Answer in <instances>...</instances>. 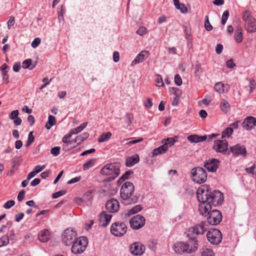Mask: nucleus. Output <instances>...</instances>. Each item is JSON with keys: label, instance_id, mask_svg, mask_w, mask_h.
Masks as SVG:
<instances>
[{"label": "nucleus", "instance_id": "obj_1", "mask_svg": "<svg viewBox=\"0 0 256 256\" xmlns=\"http://www.w3.org/2000/svg\"><path fill=\"white\" fill-rule=\"evenodd\" d=\"M196 196L200 202L199 212L200 214L206 216L212 210V206L221 204L224 200L222 194L219 190L211 192L207 186H204L198 189Z\"/></svg>", "mask_w": 256, "mask_h": 256}, {"label": "nucleus", "instance_id": "obj_2", "mask_svg": "<svg viewBox=\"0 0 256 256\" xmlns=\"http://www.w3.org/2000/svg\"><path fill=\"white\" fill-rule=\"evenodd\" d=\"M208 226L206 222H201L195 226L190 227L187 231V236L190 238V240L186 243L188 248V252L192 253L197 250L198 248V241L195 236L202 234L207 230Z\"/></svg>", "mask_w": 256, "mask_h": 256}, {"label": "nucleus", "instance_id": "obj_3", "mask_svg": "<svg viewBox=\"0 0 256 256\" xmlns=\"http://www.w3.org/2000/svg\"><path fill=\"white\" fill-rule=\"evenodd\" d=\"M134 186L130 182H126L122 186L120 190V194L121 198L124 200V203L125 204H134L137 202L138 198L136 196H134L130 198L134 192Z\"/></svg>", "mask_w": 256, "mask_h": 256}, {"label": "nucleus", "instance_id": "obj_4", "mask_svg": "<svg viewBox=\"0 0 256 256\" xmlns=\"http://www.w3.org/2000/svg\"><path fill=\"white\" fill-rule=\"evenodd\" d=\"M120 164L118 162L108 164L101 169L100 174L106 176L108 180H114L120 174Z\"/></svg>", "mask_w": 256, "mask_h": 256}, {"label": "nucleus", "instance_id": "obj_5", "mask_svg": "<svg viewBox=\"0 0 256 256\" xmlns=\"http://www.w3.org/2000/svg\"><path fill=\"white\" fill-rule=\"evenodd\" d=\"M242 18L244 22V28L248 32L252 33L256 31V20L250 10H246L244 12Z\"/></svg>", "mask_w": 256, "mask_h": 256}, {"label": "nucleus", "instance_id": "obj_6", "mask_svg": "<svg viewBox=\"0 0 256 256\" xmlns=\"http://www.w3.org/2000/svg\"><path fill=\"white\" fill-rule=\"evenodd\" d=\"M207 172L201 167H196L190 171V178L196 184L204 183L207 179Z\"/></svg>", "mask_w": 256, "mask_h": 256}, {"label": "nucleus", "instance_id": "obj_7", "mask_svg": "<svg viewBox=\"0 0 256 256\" xmlns=\"http://www.w3.org/2000/svg\"><path fill=\"white\" fill-rule=\"evenodd\" d=\"M88 244V240L86 237L80 236L76 238L72 244L71 248L72 252L74 254L82 253L86 249Z\"/></svg>", "mask_w": 256, "mask_h": 256}, {"label": "nucleus", "instance_id": "obj_8", "mask_svg": "<svg viewBox=\"0 0 256 256\" xmlns=\"http://www.w3.org/2000/svg\"><path fill=\"white\" fill-rule=\"evenodd\" d=\"M77 237V234L72 228H67L64 230L62 235V242L66 246H70Z\"/></svg>", "mask_w": 256, "mask_h": 256}, {"label": "nucleus", "instance_id": "obj_9", "mask_svg": "<svg viewBox=\"0 0 256 256\" xmlns=\"http://www.w3.org/2000/svg\"><path fill=\"white\" fill-rule=\"evenodd\" d=\"M208 240L212 244L218 245L222 239V234L218 229L211 228L206 234Z\"/></svg>", "mask_w": 256, "mask_h": 256}, {"label": "nucleus", "instance_id": "obj_10", "mask_svg": "<svg viewBox=\"0 0 256 256\" xmlns=\"http://www.w3.org/2000/svg\"><path fill=\"white\" fill-rule=\"evenodd\" d=\"M127 230V226L125 224L116 222L113 224L110 228V231L112 234L116 236H124Z\"/></svg>", "mask_w": 256, "mask_h": 256}, {"label": "nucleus", "instance_id": "obj_11", "mask_svg": "<svg viewBox=\"0 0 256 256\" xmlns=\"http://www.w3.org/2000/svg\"><path fill=\"white\" fill-rule=\"evenodd\" d=\"M146 223L145 218L140 214H137L130 220V226L133 230H139L142 228Z\"/></svg>", "mask_w": 256, "mask_h": 256}, {"label": "nucleus", "instance_id": "obj_12", "mask_svg": "<svg viewBox=\"0 0 256 256\" xmlns=\"http://www.w3.org/2000/svg\"><path fill=\"white\" fill-rule=\"evenodd\" d=\"M222 220V215L220 212L216 210H212L209 214L207 218L208 222L211 225L218 224Z\"/></svg>", "mask_w": 256, "mask_h": 256}, {"label": "nucleus", "instance_id": "obj_13", "mask_svg": "<svg viewBox=\"0 0 256 256\" xmlns=\"http://www.w3.org/2000/svg\"><path fill=\"white\" fill-rule=\"evenodd\" d=\"M230 152H232L233 155L236 156H240L245 157L247 154V151L245 146L240 144H237L230 146Z\"/></svg>", "mask_w": 256, "mask_h": 256}, {"label": "nucleus", "instance_id": "obj_14", "mask_svg": "<svg viewBox=\"0 0 256 256\" xmlns=\"http://www.w3.org/2000/svg\"><path fill=\"white\" fill-rule=\"evenodd\" d=\"M228 142L224 140H216L214 142L213 148L218 152L225 153L228 148Z\"/></svg>", "mask_w": 256, "mask_h": 256}, {"label": "nucleus", "instance_id": "obj_15", "mask_svg": "<svg viewBox=\"0 0 256 256\" xmlns=\"http://www.w3.org/2000/svg\"><path fill=\"white\" fill-rule=\"evenodd\" d=\"M220 161L216 158H212L206 160L204 162V167L209 172H215L218 169Z\"/></svg>", "mask_w": 256, "mask_h": 256}, {"label": "nucleus", "instance_id": "obj_16", "mask_svg": "<svg viewBox=\"0 0 256 256\" xmlns=\"http://www.w3.org/2000/svg\"><path fill=\"white\" fill-rule=\"evenodd\" d=\"M144 246L140 242H134L130 246V252L134 255L140 256L144 252Z\"/></svg>", "mask_w": 256, "mask_h": 256}, {"label": "nucleus", "instance_id": "obj_17", "mask_svg": "<svg viewBox=\"0 0 256 256\" xmlns=\"http://www.w3.org/2000/svg\"><path fill=\"white\" fill-rule=\"evenodd\" d=\"M242 128L248 130H250L256 126V118L253 116H247L242 124Z\"/></svg>", "mask_w": 256, "mask_h": 256}, {"label": "nucleus", "instance_id": "obj_18", "mask_svg": "<svg viewBox=\"0 0 256 256\" xmlns=\"http://www.w3.org/2000/svg\"><path fill=\"white\" fill-rule=\"evenodd\" d=\"M106 206L108 212H116L118 210L120 204L116 200L112 198L106 202Z\"/></svg>", "mask_w": 256, "mask_h": 256}, {"label": "nucleus", "instance_id": "obj_19", "mask_svg": "<svg viewBox=\"0 0 256 256\" xmlns=\"http://www.w3.org/2000/svg\"><path fill=\"white\" fill-rule=\"evenodd\" d=\"M112 215L106 212H102L99 215L100 224L102 226H106L110 223Z\"/></svg>", "mask_w": 256, "mask_h": 256}, {"label": "nucleus", "instance_id": "obj_20", "mask_svg": "<svg viewBox=\"0 0 256 256\" xmlns=\"http://www.w3.org/2000/svg\"><path fill=\"white\" fill-rule=\"evenodd\" d=\"M150 55V52L148 50L142 51L132 62L131 65L134 66L137 64L143 62Z\"/></svg>", "mask_w": 256, "mask_h": 256}, {"label": "nucleus", "instance_id": "obj_21", "mask_svg": "<svg viewBox=\"0 0 256 256\" xmlns=\"http://www.w3.org/2000/svg\"><path fill=\"white\" fill-rule=\"evenodd\" d=\"M186 246H186V243L184 242H178L174 244L173 250L176 253L182 254L184 252H188V248H186Z\"/></svg>", "mask_w": 256, "mask_h": 256}, {"label": "nucleus", "instance_id": "obj_22", "mask_svg": "<svg viewBox=\"0 0 256 256\" xmlns=\"http://www.w3.org/2000/svg\"><path fill=\"white\" fill-rule=\"evenodd\" d=\"M50 232L48 230H44L40 232L38 236L39 240L42 242H47L50 239Z\"/></svg>", "mask_w": 256, "mask_h": 256}, {"label": "nucleus", "instance_id": "obj_23", "mask_svg": "<svg viewBox=\"0 0 256 256\" xmlns=\"http://www.w3.org/2000/svg\"><path fill=\"white\" fill-rule=\"evenodd\" d=\"M208 138L206 136H198L196 134H192L188 136L187 139L191 142H198L205 141Z\"/></svg>", "mask_w": 256, "mask_h": 256}, {"label": "nucleus", "instance_id": "obj_24", "mask_svg": "<svg viewBox=\"0 0 256 256\" xmlns=\"http://www.w3.org/2000/svg\"><path fill=\"white\" fill-rule=\"evenodd\" d=\"M140 160L139 156L135 154L128 158L126 160V165L127 166L130 167L137 164Z\"/></svg>", "mask_w": 256, "mask_h": 256}, {"label": "nucleus", "instance_id": "obj_25", "mask_svg": "<svg viewBox=\"0 0 256 256\" xmlns=\"http://www.w3.org/2000/svg\"><path fill=\"white\" fill-rule=\"evenodd\" d=\"M234 38L237 43H240L242 41L243 36L241 28H238L235 30Z\"/></svg>", "mask_w": 256, "mask_h": 256}, {"label": "nucleus", "instance_id": "obj_26", "mask_svg": "<svg viewBox=\"0 0 256 256\" xmlns=\"http://www.w3.org/2000/svg\"><path fill=\"white\" fill-rule=\"evenodd\" d=\"M220 107L221 110L224 113H227L230 109L229 103L225 99H222L221 101Z\"/></svg>", "mask_w": 256, "mask_h": 256}, {"label": "nucleus", "instance_id": "obj_27", "mask_svg": "<svg viewBox=\"0 0 256 256\" xmlns=\"http://www.w3.org/2000/svg\"><path fill=\"white\" fill-rule=\"evenodd\" d=\"M87 124V122H84L82 124L79 126L72 129L70 132L72 134V135L78 134L81 132L86 126Z\"/></svg>", "mask_w": 256, "mask_h": 256}, {"label": "nucleus", "instance_id": "obj_28", "mask_svg": "<svg viewBox=\"0 0 256 256\" xmlns=\"http://www.w3.org/2000/svg\"><path fill=\"white\" fill-rule=\"evenodd\" d=\"M56 123V118L54 116L52 115H50L48 118V121L46 124L45 126L48 130H50L51 127L54 126Z\"/></svg>", "mask_w": 256, "mask_h": 256}, {"label": "nucleus", "instance_id": "obj_29", "mask_svg": "<svg viewBox=\"0 0 256 256\" xmlns=\"http://www.w3.org/2000/svg\"><path fill=\"white\" fill-rule=\"evenodd\" d=\"M112 136V133L110 132H107L102 134L98 139L99 142H103L107 141Z\"/></svg>", "mask_w": 256, "mask_h": 256}, {"label": "nucleus", "instance_id": "obj_30", "mask_svg": "<svg viewBox=\"0 0 256 256\" xmlns=\"http://www.w3.org/2000/svg\"><path fill=\"white\" fill-rule=\"evenodd\" d=\"M96 162V159L92 158L88 160L86 163L83 164L84 170H87L90 168L92 167Z\"/></svg>", "mask_w": 256, "mask_h": 256}, {"label": "nucleus", "instance_id": "obj_31", "mask_svg": "<svg viewBox=\"0 0 256 256\" xmlns=\"http://www.w3.org/2000/svg\"><path fill=\"white\" fill-rule=\"evenodd\" d=\"M224 84L222 82H218L215 84L214 88L216 91L217 92L222 94L224 92Z\"/></svg>", "mask_w": 256, "mask_h": 256}, {"label": "nucleus", "instance_id": "obj_32", "mask_svg": "<svg viewBox=\"0 0 256 256\" xmlns=\"http://www.w3.org/2000/svg\"><path fill=\"white\" fill-rule=\"evenodd\" d=\"M142 209L141 205H136L129 210L128 213V216H130L140 212Z\"/></svg>", "mask_w": 256, "mask_h": 256}, {"label": "nucleus", "instance_id": "obj_33", "mask_svg": "<svg viewBox=\"0 0 256 256\" xmlns=\"http://www.w3.org/2000/svg\"><path fill=\"white\" fill-rule=\"evenodd\" d=\"M233 132L232 128H227L222 132V138H224L226 137H229L233 133Z\"/></svg>", "mask_w": 256, "mask_h": 256}, {"label": "nucleus", "instance_id": "obj_34", "mask_svg": "<svg viewBox=\"0 0 256 256\" xmlns=\"http://www.w3.org/2000/svg\"><path fill=\"white\" fill-rule=\"evenodd\" d=\"M89 136L88 132H84L76 137V140H78V145L80 144L84 140Z\"/></svg>", "mask_w": 256, "mask_h": 256}, {"label": "nucleus", "instance_id": "obj_35", "mask_svg": "<svg viewBox=\"0 0 256 256\" xmlns=\"http://www.w3.org/2000/svg\"><path fill=\"white\" fill-rule=\"evenodd\" d=\"M202 256H214V252L211 249L203 248L201 252Z\"/></svg>", "mask_w": 256, "mask_h": 256}, {"label": "nucleus", "instance_id": "obj_36", "mask_svg": "<svg viewBox=\"0 0 256 256\" xmlns=\"http://www.w3.org/2000/svg\"><path fill=\"white\" fill-rule=\"evenodd\" d=\"M9 237L7 235L2 236L0 238V247L6 246L9 243Z\"/></svg>", "mask_w": 256, "mask_h": 256}, {"label": "nucleus", "instance_id": "obj_37", "mask_svg": "<svg viewBox=\"0 0 256 256\" xmlns=\"http://www.w3.org/2000/svg\"><path fill=\"white\" fill-rule=\"evenodd\" d=\"M169 91L173 94L175 97L178 98L182 94L181 90L177 88H170Z\"/></svg>", "mask_w": 256, "mask_h": 256}, {"label": "nucleus", "instance_id": "obj_38", "mask_svg": "<svg viewBox=\"0 0 256 256\" xmlns=\"http://www.w3.org/2000/svg\"><path fill=\"white\" fill-rule=\"evenodd\" d=\"M204 28L208 31H210L212 30L213 27L211 25L209 21V18L208 16H205V20L204 24Z\"/></svg>", "mask_w": 256, "mask_h": 256}, {"label": "nucleus", "instance_id": "obj_39", "mask_svg": "<svg viewBox=\"0 0 256 256\" xmlns=\"http://www.w3.org/2000/svg\"><path fill=\"white\" fill-rule=\"evenodd\" d=\"M72 136V134L69 132L62 138V142L66 144V146L72 144V141L69 140L68 139L70 138Z\"/></svg>", "mask_w": 256, "mask_h": 256}, {"label": "nucleus", "instance_id": "obj_40", "mask_svg": "<svg viewBox=\"0 0 256 256\" xmlns=\"http://www.w3.org/2000/svg\"><path fill=\"white\" fill-rule=\"evenodd\" d=\"M230 16L229 12L228 10H225L222 16L221 23L222 24L224 25Z\"/></svg>", "mask_w": 256, "mask_h": 256}, {"label": "nucleus", "instance_id": "obj_41", "mask_svg": "<svg viewBox=\"0 0 256 256\" xmlns=\"http://www.w3.org/2000/svg\"><path fill=\"white\" fill-rule=\"evenodd\" d=\"M34 138L33 136V132H30L28 136V139L26 143V146H29L34 141Z\"/></svg>", "mask_w": 256, "mask_h": 256}, {"label": "nucleus", "instance_id": "obj_42", "mask_svg": "<svg viewBox=\"0 0 256 256\" xmlns=\"http://www.w3.org/2000/svg\"><path fill=\"white\" fill-rule=\"evenodd\" d=\"M164 144H166L167 147V150H168V146H172L174 144L175 142V140L174 138H167L166 139L164 140Z\"/></svg>", "mask_w": 256, "mask_h": 256}, {"label": "nucleus", "instance_id": "obj_43", "mask_svg": "<svg viewBox=\"0 0 256 256\" xmlns=\"http://www.w3.org/2000/svg\"><path fill=\"white\" fill-rule=\"evenodd\" d=\"M176 8L183 14L186 13L188 12L187 8L184 4H180L178 6H176Z\"/></svg>", "mask_w": 256, "mask_h": 256}, {"label": "nucleus", "instance_id": "obj_44", "mask_svg": "<svg viewBox=\"0 0 256 256\" xmlns=\"http://www.w3.org/2000/svg\"><path fill=\"white\" fill-rule=\"evenodd\" d=\"M132 173L130 170L126 171L118 180V182L120 181H124L128 179L129 176Z\"/></svg>", "mask_w": 256, "mask_h": 256}, {"label": "nucleus", "instance_id": "obj_45", "mask_svg": "<svg viewBox=\"0 0 256 256\" xmlns=\"http://www.w3.org/2000/svg\"><path fill=\"white\" fill-rule=\"evenodd\" d=\"M147 30L144 26H140L136 31V33L141 36H142L144 34L147 33Z\"/></svg>", "mask_w": 256, "mask_h": 256}, {"label": "nucleus", "instance_id": "obj_46", "mask_svg": "<svg viewBox=\"0 0 256 256\" xmlns=\"http://www.w3.org/2000/svg\"><path fill=\"white\" fill-rule=\"evenodd\" d=\"M15 204V202L14 200H10L6 202L4 205V208L6 209H9L13 206Z\"/></svg>", "mask_w": 256, "mask_h": 256}, {"label": "nucleus", "instance_id": "obj_47", "mask_svg": "<svg viewBox=\"0 0 256 256\" xmlns=\"http://www.w3.org/2000/svg\"><path fill=\"white\" fill-rule=\"evenodd\" d=\"M157 79L156 80V85L158 86H164V83L163 82L162 78V76L160 74H157Z\"/></svg>", "mask_w": 256, "mask_h": 256}, {"label": "nucleus", "instance_id": "obj_48", "mask_svg": "<svg viewBox=\"0 0 256 256\" xmlns=\"http://www.w3.org/2000/svg\"><path fill=\"white\" fill-rule=\"evenodd\" d=\"M40 42H41V40L40 38H35L34 39V40H33V42H32L31 46L33 48H35L38 46L40 44Z\"/></svg>", "mask_w": 256, "mask_h": 256}, {"label": "nucleus", "instance_id": "obj_49", "mask_svg": "<svg viewBox=\"0 0 256 256\" xmlns=\"http://www.w3.org/2000/svg\"><path fill=\"white\" fill-rule=\"evenodd\" d=\"M32 64V60L30 58L24 60L22 64V66L24 68H28Z\"/></svg>", "mask_w": 256, "mask_h": 256}, {"label": "nucleus", "instance_id": "obj_50", "mask_svg": "<svg viewBox=\"0 0 256 256\" xmlns=\"http://www.w3.org/2000/svg\"><path fill=\"white\" fill-rule=\"evenodd\" d=\"M66 191L64 190H60V191H58V192H57L54 193L52 196V198H56L60 196L64 195V194H66Z\"/></svg>", "mask_w": 256, "mask_h": 256}, {"label": "nucleus", "instance_id": "obj_51", "mask_svg": "<svg viewBox=\"0 0 256 256\" xmlns=\"http://www.w3.org/2000/svg\"><path fill=\"white\" fill-rule=\"evenodd\" d=\"M174 82L176 85L180 86L182 84V80L180 76L177 74L174 76Z\"/></svg>", "mask_w": 256, "mask_h": 256}, {"label": "nucleus", "instance_id": "obj_52", "mask_svg": "<svg viewBox=\"0 0 256 256\" xmlns=\"http://www.w3.org/2000/svg\"><path fill=\"white\" fill-rule=\"evenodd\" d=\"M19 114V112L18 110H14L11 112L9 116V118L11 120H14L18 117V115Z\"/></svg>", "mask_w": 256, "mask_h": 256}, {"label": "nucleus", "instance_id": "obj_53", "mask_svg": "<svg viewBox=\"0 0 256 256\" xmlns=\"http://www.w3.org/2000/svg\"><path fill=\"white\" fill-rule=\"evenodd\" d=\"M60 147L55 146L52 148L50 152L52 154L55 156H58L60 154Z\"/></svg>", "mask_w": 256, "mask_h": 256}, {"label": "nucleus", "instance_id": "obj_54", "mask_svg": "<svg viewBox=\"0 0 256 256\" xmlns=\"http://www.w3.org/2000/svg\"><path fill=\"white\" fill-rule=\"evenodd\" d=\"M15 23L14 17L13 16H10V19L8 22V26L9 29L10 28L11 26H13Z\"/></svg>", "mask_w": 256, "mask_h": 256}, {"label": "nucleus", "instance_id": "obj_55", "mask_svg": "<svg viewBox=\"0 0 256 256\" xmlns=\"http://www.w3.org/2000/svg\"><path fill=\"white\" fill-rule=\"evenodd\" d=\"M126 122L128 125L130 126L131 124L132 120L133 119V116H132V114H130V113L126 114Z\"/></svg>", "mask_w": 256, "mask_h": 256}, {"label": "nucleus", "instance_id": "obj_56", "mask_svg": "<svg viewBox=\"0 0 256 256\" xmlns=\"http://www.w3.org/2000/svg\"><path fill=\"white\" fill-rule=\"evenodd\" d=\"M152 102L151 98H147L146 102L144 103V106L146 108H150L152 106Z\"/></svg>", "mask_w": 256, "mask_h": 256}, {"label": "nucleus", "instance_id": "obj_57", "mask_svg": "<svg viewBox=\"0 0 256 256\" xmlns=\"http://www.w3.org/2000/svg\"><path fill=\"white\" fill-rule=\"evenodd\" d=\"M45 168H46V166L44 165H43L42 166L38 165V166H35L34 170L37 174L41 172L42 170H43Z\"/></svg>", "mask_w": 256, "mask_h": 256}, {"label": "nucleus", "instance_id": "obj_58", "mask_svg": "<svg viewBox=\"0 0 256 256\" xmlns=\"http://www.w3.org/2000/svg\"><path fill=\"white\" fill-rule=\"evenodd\" d=\"M80 180H81V177L80 176H76V177H75V178H72L70 179V180H69L67 182V184H74V183L79 182Z\"/></svg>", "mask_w": 256, "mask_h": 256}, {"label": "nucleus", "instance_id": "obj_59", "mask_svg": "<svg viewBox=\"0 0 256 256\" xmlns=\"http://www.w3.org/2000/svg\"><path fill=\"white\" fill-rule=\"evenodd\" d=\"M143 140H144L143 138H139L136 140H130L128 142L126 143V144H128V146H131L132 144H136V143L141 142Z\"/></svg>", "mask_w": 256, "mask_h": 256}, {"label": "nucleus", "instance_id": "obj_60", "mask_svg": "<svg viewBox=\"0 0 256 256\" xmlns=\"http://www.w3.org/2000/svg\"><path fill=\"white\" fill-rule=\"evenodd\" d=\"M158 150L160 152L161 154L165 153L167 150V147L166 144H162V146L158 148Z\"/></svg>", "mask_w": 256, "mask_h": 256}, {"label": "nucleus", "instance_id": "obj_61", "mask_svg": "<svg viewBox=\"0 0 256 256\" xmlns=\"http://www.w3.org/2000/svg\"><path fill=\"white\" fill-rule=\"evenodd\" d=\"M25 195V191L24 190H22L18 196V201L21 202L23 200L24 198V196Z\"/></svg>", "mask_w": 256, "mask_h": 256}, {"label": "nucleus", "instance_id": "obj_62", "mask_svg": "<svg viewBox=\"0 0 256 256\" xmlns=\"http://www.w3.org/2000/svg\"><path fill=\"white\" fill-rule=\"evenodd\" d=\"M223 50V46L221 44H218L216 48V52L218 54H220Z\"/></svg>", "mask_w": 256, "mask_h": 256}, {"label": "nucleus", "instance_id": "obj_63", "mask_svg": "<svg viewBox=\"0 0 256 256\" xmlns=\"http://www.w3.org/2000/svg\"><path fill=\"white\" fill-rule=\"evenodd\" d=\"M120 60V54L118 52H114L113 53V60L114 62H118Z\"/></svg>", "mask_w": 256, "mask_h": 256}, {"label": "nucleus", "instance_id": "obj_64", "mask_svg": "<svg viewBox=\"0 0 256 256\" xmlns=\"http://www.w3.org/2000/svg\"><path fill=\"white\" fill-rule=\"evenodd\" d=\"M24 216V214L23 212H20L18 214H17L15 216V219L16 222H20L22 219L23 218Z\"/></svg>", "mask_w": 256, "mask_h": 256}]
</instances>
